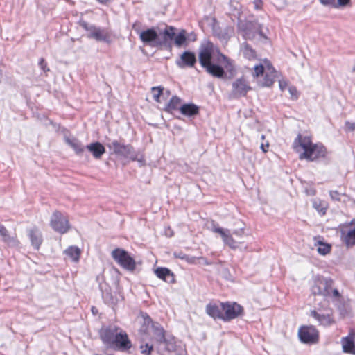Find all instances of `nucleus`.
I'll return each mask as SVG.
<instances>
[{"instance_id":"obj_1","label":"nucleus","mask_w":355,"mask_h":355,"mask_svg":"<svg viewBox=\"0 0 355 355\" xmlns=\"http://www.w3.org/2000/svg\"><path fill=\"white\" fill-rule=\"evenodd\" d=\"M198 61L205 71L214 78L230 80L236 74L232 60L209 41L200 46Z\"/></svg>"},{"instance_id":"obj_2","label":"nucleus","mask_w":355,"mask_h":355,"mask_svg":"<svg viewBox=\"0 0 355 355\" xmlns=\"http://www.w3.org/2000/svg\"><path fill=\"white\" fill-rule=\"evenodd\" d=\"M147 334L151 336V340L155 344V350L159 354L174 352L176 355H182L184 352L182 347L177 344L174 336L166 334V331L159 322L152 324Z\"/></svg>"},{"instance_id":"obj_3","label":"nucleus","mask_w":355,"mask_h":355,"mask_svg":"<svg viewBox=\"0 0 355 355\" xmlns=\"http://www.w3.org/2000/svg\"><path fill=\"white\" fill-rule=\"evenodd\" d=\"M117 327H103L98 332L103 343L107 347L114 350L125 352L132 347V343L127 333L120 330Z\"/></svg>"},{"instance_id":"obj_4","label":"nucleus","mask_w":355,"mask_h":355,"mask_svg":"<svg viewBox=\"0 0 355 355\" xmlns=\"http://www.w3.org/2000/svg\"><path fill=\"white\" fill-rule=\"evenodd\" d=\"M296 144L303 149V152L299 155L300 160L306 159L309 162H315L324 159L326 163L329 162V153L327 148L322 143L313 144L311 137L308 136L302 137L299 134L294 141V144Z\"/></svg>"},{"instance_id":"obj_5","label":"nucleus","mask_w":355,"mask_h":355,"mask_svg":"<svg viewBox=\"0 0 355 355\" xmlns=\"http://www.w3.org/2000/svg\"><path fill=\"white\" fill-rule=\"evenodd\" d=\"M107 146L110 150H112V154H114L119 159L137 162L140 166L145 165L144 154L139 150H136L130 144H121L115 139L110 144H107Z\"/></svg>"},{"instance_id":"obj_6","label":"nucleus","mask_w":355,"mask_h":355,"mask_svg":"<svg viewBox=\"0 0 355 355\" xmlns=\"http://www.w3.org/2000/svg\"><path fill=\"white\" fill-rule=\"evenodd\" d=\"M238 31L245 40H254L257 37L267 39L262 31V26L257 21H248L238 19Z\"/></svg>"},{"instance_id":"obj_7","label":"nucleus","mask_w":355,"mask_h":355,"mask_svg":"<svg viewBox=\"0 0 355 355\" xmlns=\"http://www.w3.org/2000/svg\"><path fill=\"white\" fill-rule=\"evenodd\" d=\"M78 25L87 32V37L92 39L97 42H104L108 45L112 43L111 34L106 28L90 24L83 19H80Z\"/></svg>"},{"instance_id":"obj_8","label":"nucleus","mask_w":355,"mask_h":355,"mask_svg":"<svg viewBox=\"0 0 355 355\" xmlns=\"http://www.w3.org/2000/svg\"><path fill=\"white\" fill-rule=\"evenodd\" d=\"M188 40L186 30L182 29L176 33V28L174 26H166L164 28L165 49L171 51L173 44L181 47L186 44Z\"/></svg>"},{"instance_id":"obj_9","label":"nucleus","mask_w":355,"mask_h":355,"mask_svg":"<svg viewBox=\"0 0 355 355\" xmlns=\"http://www.w3.org/2000/svg\"><path fill=\"white\" fill-rule=\"evenodd\" d=\"M139 38L146 45L165 49V44L164 43V29L159 33L157 28H148L139 33Z\"/></svg>"},{"instance_id":"obj_10","label":"nucleus","mask_w":355,"mask_h":355,"mask_svg":"<svg viewBox=\"0 0 355 355\" xmlns=\"http://www.w3.org/2000/svg\"><path fill=\"white\" fill-rule=\"evenodd\" d=\"M112 257L114 260L123 268L133 271L136 268V261L130 253L123 248H117L112 250Z\"/></svg>"},{"instance_id":"obj_11","label":"nucleus","mask_w":355,"mask_h":355,"mask_svg":"<svg viewBox=\"0 0 355 355\" xmlns=\"http://www.w3.org/2000/svg\"><path fill=\"white\" fill-rule=\"evenodd\" d=\"M223 310V322H230L244 315V308L236 302L226 301L221 302Z\"/></svg>"},{"instance_id":"obj_12","label":"nucleus","mask_w":355,"mask_h":355,"mask_svg":"<svg viewBox=\"0 0 355 355\" xmlns=\"http://www.w3.org/2000/svg\"><path fill=\"white\" fill-rule=\"evenodd\" d=\"M297 335L300 341L303 344L312 345L319 342V331L313 325L300 327Z\"/></svg>"},{"instance_id":"obj_13","label":"nucleus","mask_w":355,"mask_h":355,"mask_svg":"<svg viewBox=\"0 0 355 355\" xmlns=\"http://www.w3.org/2000/svg\"><path fill=\"white\" fill-rule=\"evenodd\" d=\"M340 238L347 248L355 245V219L349 223H345L339 225Z\"/></svg>"},{"instance_id":"obj_14","label":"nucleus","mask_w":355,"mask_h":355,"mask_svg":"<svg viewBox=\"0 0 355 355\" xmlns=\"http://www.w3.org/2000/svg\"><path fill=\"white\" fill-rule=\"evenodd\" d=\"M50 225L55 232L61 234L67 233L70 228L69 220L59 211L53 213Z\"/></svg>"},{"instance_id":"obj_15","label":"nucleus","mask_w":355,"mask_h":355,"mask_svg":"<svg viewBox=\"0 0 355 355\" xmlns=\"http://www.w3.org/2000/svg\"><path fill=\"white\" fill-rule=\"evenodd\" d=\"M197 62L196 53L189 50L184 51L175 60L176 65L180 69L193 68Z\"/></svg>"},{"instance_id":"obj_16","label":"nucleus","mask_w":355,"mask_h":355,"mask_svg":"<svg viewBox=\"0 0 355 355\" xmlns=\"http://www.w3.org/2000/svg\"><path fill=\"white\" fill-rule=\"evenodd\" d=\"M251 89L252 87L250 86L248 82L244 77H241L232 83V94L235 98L244 97Z\"/></svg>"},{"instance_id":"obj_17","label":"nucleus","mask_w":355,"mask_h":355,"mask_svg":"<svg viewBox=\"0 0 355 355\" xmlns=\"http://www.w3.org/2000/svg\"><path fill=\"white\" fill-rule=\"evenodd\" d=\"M96 282L98 283V288L101 292L103 302L107 304H113L114 299L111 291V288L108 284L104 281V277L100 275L97 276Z\"/></svg>"},{"instance_id":"obj_18","label":"nucleus","mask_w":355,"mask_h":355,"mask_svg":"<svg viewBox=\"0 0 355 355\" xmlns=\"http://www.w3.org/2000/svg\"><path fill=\"white\" fill-rule=\"evenodd\" d=\"M221 302L219 304L209 302L205 306L206 313L213 320H220L223 321V310L222 309Z\"/></svg>"},{"instance_id":"obj_19","label":"nucleus","mask_w":355,"mask_h":355,"mask_svg":"<svg viewBox=\"0 0 355 355\" xmlns=\"http://www.w3.org/2000/svg\"><path fill=\"white\" fill-rule=\"evenodd\" d=\"M0 237L4 243H6L10 248H16L19 245L16 236H10L8 230L6 227L0 222Z\"/></svg>"},{"instance_id":"obj_20","label":"nucleus","mask_w":355,"mask_h":355,"mask_svg":"<svg viewBox=\"0 0 355 355\" xmlns=\"http://www.w3.org/2000/svg\"><path fill=\"white\" fill-rule=\"evenodd\" d=\"M28 236L34 250H38L43 242L41 231L36 227L28 230Z\"/></svg>"},{"instance_id":"obj_21","label":"nucleus","mask_w":355,"mask_h":355,"mask_svg":"<svg viewBox=\"0 0 355 355\" xmlns=\"http://www.w3.org/2000/svg\"><path fill=\"white\" fill-rule=\"evenodd\" d=\"M154 272L159 279L168 284H175L176 282L174 273L168 268L157 267L155 269Z\"/></svg>"},{"instance_id":"obj_22","label":"nucleus","mask_w":355,"mask_h":355,"mask_svg":"<svg viewBox=\"0 0 355 355\" xmlns=\"http://www.w3.org/2000/svg\"><path fill=\"white\" fill-rule=\"evenodd\" d=\"M181 114L189 117L193 118L200 112V107L193 103H187L182 104L179 107Z\"/></svg>"},{"instance_id":"obj_23","label":"nucleus","mask_w":355,"mask_h":355,"mask_svg":"<svg viewBox=\"0 0 355 355\" xmlns=\"http://www.w3.org/2000/svg\"><path fill=\"white\" fill-rule=\"evenodd\" d=\"M343 351L355 355V334L350 331L349 335L342 338Z\"/></svg>"},{"instance_id":"obj_24","label":"nucleus","mask_w":355,"mask_h":355,"mask_svg":"<svg viewBox=\"0 0 355 355\" xmlns=\"http://www.w3.org/2000/svg\"><path fill=\"white\" fill-rule=\"evenodd\" d=\"M85 148L92 153L96 159H100L105 153V147L99 141H94L87 145Z\"/></svg>"},{"instance_id":"obj_25","label":"nucleus","mask_w":355,"mask_h":355,"mask_svg":"<svg viewBox=\"0 0 355 355\" xmlns=\"http://www.w3.org/2000/svg\"><path fill=\"white\" fill-rule=\"evenodd\" d=\"M310 315L315 318L320 325L329 326L334 322L333 318L329 314H320L315 310L311 311Z\"/></svg>"},{"instance_id":"obj_26","label":"nucleus","mask_w":355,"mask_h":355,"mask_svg":"<svg viewBox=\"0 0 355 355\" xmlns=\"http://www.w3.org/2000/svg\"><path fill=\"white\" fill-rule=\"evenodd\" d=\"M319 1L322 6L337 9L351 6V0H319Z\"/></svg>"},{"instance_id":"obj_27","label":"nucleus","mask_w":355,"mask_h":355,"mask_svg":"<svg viewBox=\"0 0 355 355\" xmlns=\"http://www.w3.org/2000/svg\"><path fill=\"white\" fill-rule=\"evenodd\" d=\"M315 245H318L317 251L321 255H327L331 250V245L324 241V239L320 236H315Z\"/></svg>"},{"instance_id":"obj_28","label":"nucleus","mask_w":355,"mask_h":355,"mask_svg":"<svg viewBox=\"0 0 355 355\" xmlns=\"http://www.w3.org/2000/svg\"><path fill=\"white\" fill-rule=\"evenodd\" d=\"M65 142L73 149L76 154L78 155H80L83 152L85 148H86L80 141H79L76 137H65L64 138Z\"/></svg>"},{"instance_id":"obj_29","label":"nucleus","mask_w":355,"mask_h":355,"mask_svg":"<svg viewBox=\"0 0 355 355\" xmlns=\"http://www.w3.org/2000/svg\"><path fill=\"white\" fill-rule=\"evenodd\" d=\"M140 316L142 318L140 331L147 334L150 329H151L152 324L157 321L153 320L150 315L146 312L141 311Z\"/></svg>"},{"instance_id":"obj_30","label":"nucleus","mask_w":355,"mask_h":355,"mask_svg":"<svg viewBox=\"0 0 355 355\" xmlns=\"http://www.w3.org/2000/svg\"><path fill=\"white\" fill-rule=\"evenodd\" d=\"M182 98L178 96H173L169 101L166 104L164 110L166 112L173 114L175 110H179L180 106L182 105Z\"/></svg>"},{"instance_id":"obj_31","label":"nucleus","mask_w":355,"mask_h":355,"mask_svg":"<svg viewBox=\"0 0 355 355\" xmlns=\"http://www.w3.org/2000/svg\"><path fill=\"white\" fill-rule=\"evenodd\" d=\"M241 52L243 57L249 60H254L257 58L255 50L247 42H244L241 45Z\"/></svg>"},{"instance_id":"obj_32","label":"nucleus","mask_w":355,"mask_h":355,"mask_svg":"<svg viewBox=\"0 0 355 355\" xmlns=\"http://www.w3.org/2000/svg\"><path fill=\"white\" fill-rule=\"evenodd\" d=\"M64 254L68 256L74 262H78L80 259L81 250L78 246L71 245L64 250Z\"/></svg>"},{"instance_id":"obj_33","label":"nucleus","mask_w":355,"mask_h":355,"mask_svg":"<svg viewBox=\"0 0 355 355\" xmlns=\"http://www.w3.org/2000/svg\"><path fill=\"white\" fill-rule=\"evenodd\" d=\"M322 288V296L328 297L331 295V291L334 284V282L331 278L320 277Z\"/></svg>"},{"instance_id":"obj_34","label":"nucleus","mask_w":355,"mask_h":355,"mask_svg":"<svg viewBox=\"0 0 355 355\" xmlns=\"http://www.w3.org/2000/svg\"><path fill=\"white\" fill-rule=\"evenodd\" d=\"M313 207L320 216H324L328 209V203L320 199H315L313 200Z\"/></svg>"},{"instance_id":"obj_35","label":"nucleus","mask_w":355,"mask_h":355,"mask_svg":"<svg viewBox=\"0 0 355 355\" xmlns=\"http://www.w3.org/2000/svg\"><path fill=\"white\" fill-rule=\"evenodd\" d=\"M140 352L144 355H151L152 352L155 349V344H150L148 343H141L139 346Z\"/></svg>"},{"instance_id":"obj_36","label":"nucleus","mask_w":355,"mask_h":355,"mask_svg":"<svg viewBox=\"0 0 355 355\" xmlns=\"http://www.w3.org/2000/svg\"><path fill=\"white\" fill-rule=\"evenodd\" d=\"M275 73H266L260 85L263 87H271L275 83Z\"/></svg>"},{"instance_id":"obj_37","label":"nucleus","mask_w":355,"mask_h":355,"mask_svg":"<svg viewBox=\"0 0 355 355\" xmlns=\"http://www.w3.org/2000/svg\"><path fill=\"white\" fill-rule=\"evenodd\" d=\"M320 277L318 278L314 281L313 285L311 286V293L313 295H322V288Z\"/></svg>"},{"instance_id":"obj_38","label":"nucleus","mask_w":355,"mask_h":355,"mask_svg":"<svg viewBox=\"0 0 355 355\" xmlns=\"http://www.w3.org/2000/svg\"><path fill=\"white\" fill-rule=\"evenodd\" d=\"M154 100L157 102H161V96L163 95L164 87L162 86H157L152 87Z\"/></svg>"},{"instance_id":"obj_39","label":"nucleus","mask_w":355,"mask_h":355,"mask_svg":"<svg viewBox=\"0 0 355 355\" xmlns=\"http://www.w3.org/2000/svg\"><path fill=\"white\" fill-rule=\"evenodd\" d=\"M223 241L225 245H228L232 249L235 250L238 247L236 241L232 236L230 232L225 237V239H223Z\"/></svg>"},{"instance_id":"obj_40","label":"nucleus","mask_w":355,"mask_h":355,"mask_svg":"<svg viewBox=\"0 0 355 355\" xmlns=\"http://www.w3.org/2000/svg\"><path fill=\"white\" fill-rule=\"evenodd\" d=\"M212 230L216 233H218L221 236L222 239H225V237L230 233V230L228 229L220 227L218 225H215L214 223Z\"/></svg>"},{"instance_id":"obj_41","label":"nucleus","mask_w":355,"mask_h":355,"mask_svg":"<svg viewBox=\"0 0 355 355\" xmlns=\"http://www.w3.org/2000/svg\"><path fill=\"white\" fill-rule=\"evenodd\" d=\"M220 275L223 279L227 281L233 282L234 280V277L227 268H223L221 269Z\"/></svg>"},{"instance_id":"obj_42","label":"nucleus","mask_w":355,"mask_h":355,"mask_svg":"<svg viewBox=\"0 0 355 355\" xmlns=\"http://www.w3.org/2000/svg\"><path fill=\"white\" fill-rule=\"evenodd\" d=\"M288 89V92L291 95V98L292 100L298 99L299 92L295 86H294V85L289 86Z\"/></svg>"},{"instance_id":"obj_43","label":"nucleus","mask_w":355,"mask_h":355,"mask_svg":"<svg viewBox=\"0 0 355 355\" xmlns=\"http://www.w3.org/2000/svg\"><path fill=\"white\" fill-rule=\"evenodd\" d=\"M344 195L345 194H342V193H339L336 190H334V191H329V196H330L331 200H333L334 201L340 202L341 201V196H344Z\"/></svg>"},{"instance_id":"obj_44","label":"nucleus","mask_w":355,"mask_h":355,"mask_svg":"<svg viewBox=\"0 0 355 355\" xmlns=\"http://www.w3.org/2000/svg\"><path fill=\"white\" fill-rule=\"evenodd\" d=\"M254 76L259 77L262 76L264 72V66L262 64H256L254 67Z\"/></svg>"},{"instance_id":"obj_45","label":"nucleus","mask_w":355,"mask_h":355,"mask_svg":"<svg viewBox=\"0 0 355 355\" xmlns=\"http://www.w3.org/2000/svg\"><path fill=\"white\" fill-rule=\"evenodd\" d=\"M38 66L44 73L49 72L50 71L49 68L48 67L46 61L43 58L40 59Z\"/></svg>"},{"instance_id":"obj_46","label":"nucleus","mask_w":355,"mask_h":355,"mask_svg":"<svg viewBox=\"0 0 355 355\" xmlns=\"http://www.w3.org/2000/svg\"><path fill=\"white\" fill-rule=\"evenodd\" d=\"M345 130L347 132L355 131V122L346 121L345 123Z\"/></svg>"},{"instance_id":"obj_47","label":"nucleus","mask_w":355,"mask_h":355,"mask_svg":"<svg viewBox=\"0 0 355 355\" xmlns=\"http://www.w3.org/2000/svg\"><path fill=\"white\" fill-rule=\"evenodd\" d=\"M264 62L266 64V67L268 71V73H276V70L274 68V67L272 66V64H271V62L268 60L267 59H265L264 60Z\"/></svg>"},{"instance_id":"obj_48","label":"nucleus","mask_w":355,"mask_h":355,"mask_svg":"<svg viewBox=\"0 0 355 355\" xmlns=\"http://www.w3.org/2000/svg\"><path fill=\"white\" fill-rule=\"evenodd\" d=\"M185 257H186V259H184V261H187L189 263H195L196 259H198L196 257L190 256V255H188V254L185 255Z\"/></svg>"},{"instance_id":"obj_49","label":"nucleus","mask_w":355,"mask_h":355,"mask_svg":"<svg viewBox=\"0 0 355 355\" xmlns=\"http://www.w3.org/2000/svg\"><path fill=\"white\" fill-rule=\"evenodd\" d=\"M173 255L175 258H178L182 260H184L186 259L185 255H187L185 253L180 251V252H174Z\"/></svg>"},{"instance_id":"obj_50","label":"nucleus","mask_w":355,"mask_h":355,"mask_svg":"<svg viewBox=\"0 0 355 355\" xmlns=\"http://www.w3.org/2000/svg\"><path fill=\"white\" fill-rule=\"evenodd\" d=\"M288 86V82L285 80H280L279 81V87L281 91H284Z\"/></svg>"},{"instance_id":"obj_51","label":"nucleus","mask_w":355,"mask_h":355,"mask_svg":"<svg viewBox=\"0 0 355 355\" xmlns=\"http://www.w3.org/2000/svg\"><path fill=\"white\" fill-rule=\"evenodd\" d=\"M254 5L255 9L260 10L262 8L263 1H262V0H254Z\"/></svg>"},{"instance_id":"obj_52","label":"nucleus","mask_w":355,"mask_h":355,"mask_svg":"<svg viewBox=\"0 0 355 355\" xmlns=\"http://www.w3.org/2000/svg\"><path fill=\"white\" fill-rule=\"evenodd\" d=\"M244 233V227L239 228L233 231V234L236 236H242Z\"/></svg>"},{"instance_id":"obj_53","label":"nucleus","mask_w":355,"mask_h":355,"mask_svg":"<svg viewBox=\"0 0 355 355\" xmlns=\"http://www.w3.org/2000/svg\"><path fill=\"white\" fill-rule=\"evenodd\" d=\"M331 293H332V295H333L334 297H335L336 298H338V297H340V293H339L338 290V289H336V288L331 289Z\"/></svg>"},{"instance_id":"obj_54","label":"nucleus","mask_w":355,"mask_h":355,"mask_svg":"<svg viewBox=\"0 0 355 355\" xmlns=\"http://www.w3.org/2000/svg\"><path fill=\"white\" fill-rule=\"evenodd\" d=\"M269 147V144L267 143L266 145H264L263 144H261V149L263 150V152L266 153L267 152V148Z\"/></svg>"},{"instance_id":"obj_55","label":"nucleus","mask_w":355,"mask_h":355,"mask_svg":"<svg viewBox=\"0 0 355 355\" xmlns=\"http://www.w3.org/2000/svg\"><path fill=\"white\" fill-rule=\"evenodd\" d=\"M198 259H202L204 264L206 266H209L211 264V263L209 261H208V260L206 258L201 257H199Z\"/></svg>"},{"instance_id":"obj_56","label":"nucleus","mask_w":355,"mask_h":355,"mask_svg":"<svg viewBox=\"0 0 355 355\" xmlns=\"http://www.w3.org/2000/svg\"><path fill=\"white\" fill-rule=\"evenodd\" d=\"M191 40L192 41H195L196 40V35L195 34H191Z\"/></svg>"},{"instance_id":"obj_57","label":"nucleus","mask_w":355,"mask_h":355,"mask_svg":"<svg viewBox=\"0 0 355 355\" xmlns=\"http://www.w3.org/2000/svg\"><path fill=\"white\" fill-rule=\"evenodd\" d=\"M352 72L354 73L355 72V65L352 67Z\"/></svg>"},{"instance_id":"obj_58","label":"nucleus","mask_w":355,"mask_h":355,"mask_svg":"<svg viewBox=\"0 0 355 355\" xmlns=\"http://www.w3.org/2000/svg\"><path fill=\"white\" fill-rule=\"evenodd\" d=\"M175 117L178 119H181V117L180 116H175Z\"/></svg>"},{"instance_id":"obj_59","label":"nucleus","mask_w":355,"mask_h":355,"mask_svg":"<svg viewBox=\"0 0 355 355\" xmlns=\"http://www.w3.org/2000/svg\"><path fill=\"white\" fill-rule=\"evenodd\" d=\"M168 234H169V236H173V232L171 231V232H168Z\"/></svg>"},{"instance_id":"obj_60","label":"nucleus","mask_w":355,"mask_h":355,"mask_svg":"<svg viewBox=\"0 0 355 355\" xmlns=\"http://www.w3.org/2000/svg\"><path fill=\"white\" fill-rule=\"evenodd\" d=\"M168 234H169V236H173V232L171 231V232H168Z\"/></svg>"},{"instance_id":"obj_61","label":"nucleus","mask_w":355,"mask_h":355,"mask_svg":"<svg viewBox=\"0 0 355 355\" xmlns=\"http://www.w3.org/2000/svg\"><path fill=\"white\" fill-rule=\"evenodd\" d=\"M94 309H95L94 307H92V311L93 313H95Z\"/></svg>"},{"instance_id":"obj_62","label":"nucleus","mask_w":355,"mask_h":355,"mask_svg":"<svg viewBox=\"0 0 355 355\" xmlns=\"http://www.w3.org/2000/svg\"><path fill=\"white\" fill-rule=\"evenodd\" d=\"M264 138H265V136H264L263 135H261V139H264Z\"/></svg>"},{"instance_id":"obj_63","label":"nucleus","mask_w":355,"mask_h":355,"mask_svg":"<svg viewBox=\"0 0 355 355\" xmlns=\"http://www.w3.org/2000/svg\"><path fill=\"white\" fill-rule=\"evenodd\" d=\"M107 355H112V354H107Z\"/></svg>"}]
</instances>
